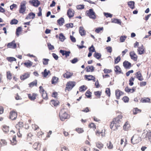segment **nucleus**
<instances>
[{"label":"nucleus","instance_id":"obj_56","mask_svg":"<svg viewBox=\"0 0 151 151\" xmlns=\"http://www.w3.org/2000/svg\"><path fill=\"white\" fill-rule=\"evenodd\" d=\"M59 38L60 41L63 42L65 38L62 33H60L59 35Z\"/></svg>","mask_w":151,"mask_h":151},{"label":"nucleus","instance_id":"obj_20","mask_svg":"<svg viewBox=\"0 0 151 151\" xmlns=\"http://www.w3.org/2000/svg\"><path fill=\"white\" fill-rule=\"evenodd\" d=\"M33 63L29 60H27L24 63H22V64H23L27 68H30L32 65Z\"/></svg>","mask_w":151,"mask_h":151},{"label":"nucleus","instance_id":"obj_52","mask_svg":"<svg viewBox=\"0 0 151 151\" xmlns=\"http://www.w3.org/2000/svg\"><path fill=\"white\" fill-rule=\"evenodd\" d=\"M96 146L98 148L101 149L103 148L104 145L101 142H98L96 144Z\"/></svg>","mask_w":151,"mask_h":151},{"label":"nucleus","instance_id":"obj_35","mask_svg":"<svg viewBox=\"0 0 151 151\" xmlns=\"http://www.w3.org/2000/svg\"><path fill=\"white\" fill-rule=\"evenodd\" d=\"M128 5L131 9L134 8V1H129L128 2Z\"/></svg>","mask_w":151,"mask_h":151},{"label":"nucleus","instance_id":"obj_28","mask_svg":"<svg viewBox=\"0 0 151 151\" xmlns=\"http://www.w3.org/2000/svg\"><path fill=\"white\" fill-rule=\"evenodd\" d=\"M35 14L33 12H30L29 13L28 15L26 17L25 19H34L35 17Z\"/></svg>","mask_w":151,"mask_h":151},{"label":"nucleus","instance_id":"obj_64","mask_svg":"<svg viewBox=\"0 0 151 151\" xmlns=\"http://www.w3.org/2000/svg\"><path fill=\"white\" fill-rule=\"evenodd\" d=\"M61 148V151H69L68 148L65 146H62Z\"/></svg>","mask_w":151,"mask_h":151},{"label":"nucleus","instance_id":"obj_42","mask_svg":"<svg viewBox=\"0 0 151 151\" xmlns=\"http://www.w3.org/2000/svg\"><path fill=\"white\" fill-rule=\"evenodd\" d=\"M50 72L49 70L47 71L46 69L44 70V72L42 73V74L44 77H46L48 75V73Z\"/></svg>","mask_w":151,"mask_h":151},{"label":"nucleus","instance_id":"obj_58","mask_svg":"<svg viewBox=\"0 0 151 151\" xmlns=\"http://www.w3.org/2000/svg\"><path fill=\"white\" fill-rule=\"evenodd\" d=\"M105 93L107 96L109 97L110 96L111 92L110 89L109 88H107L106 89Z\"/></svg>","mask_w":151,"mask_h":151},{"label":"nucleus","instance_id":"obj_6","mask_svg":"<svg viewBox=\"0 0 151 151\" xmlns=\"http://www.w3.org/2000/svg\"><path fill=\"white\" fill-rule=\"evenodd\" d=\"M86 13L90 18L93 19H95L96 18L95 13L93 9H90L89 10L86 11Z\"/></svg>","mask_w":151,"mask_h":151},{"label":"nucleus","instance_id":"obj_46","mask_svg":"<svg viewBox=\"0 0 151 151\" xmlns=\"http://www.w3.org/2000/svg\"><path fill=\"white\" fill-rule=\"evenodd\" d=\"M94 94L97 98H100L101 94V92L99 91H95L94 92Z\"/></svg>","mask_w":151,"mask_h":151},{"label":"nucleus","instance_id":"obj_44","mask_svg":"<svg viewBox=\"0 0 151 151\" xmlns=\"http://www.w3.org/2000/svg\"><path fill=\"white\" fill-rule=\"evenodd\" d=\"M101 53L97 52H95L93 54V56L98 60L101 58Z\"/></svg>","mask_w":151,"mask_h":151},{"label":"nucleus","instance_id":"obj_24","mask_svg":"<svg viewBox=\"0 0 151 151\" xmlns=\"http://www.w3.org/2000/svg\"><path fill=\"white\" fill-rule=\"evenodd\" d=\"M29 76L30 75L29 73H25L20 76V79L22 81H24L25 79L29 77Z\"/></svg>","mask_w":151,"mask_h":151},{"label":"nucleus","instance_id":"obj_54","mask_svg":"<svg viewBox=\"0 0 151 151\" xmlns=\"http://www.w3.org/2000/svg\"><path fill=\"white\" fill-rule=\"evenodd\" d=\"M41 94L42 97L44 99L47 100L48 99L47 93L46 92L43 93H41Z\"/></svg>","mask_w":151,"mask_h":151},{"label":"nucleus","instance_id":"obj_2","mask_svg":"<svg viewBox=\"0 0 151 151\" xmlns=\"http://www.w3.org/2000/svg\"><path fill=\"white\" fill-rule=\"evenodd\" d=\"M59 116L60 120L64 121L68 118L69 115L66 112L64 109H61L59 113Z\"/></svg>","mask_w":151,"mask_h":151},{"label":"nucleus","instance_id":"obj_16","mask_svg":"<svg viewBox=\"0 0 151 151\" xmlns=\"http://www.w3.org/2000/svg\"><path fill=\"white\" fill-rule=\"evenodd\" d=\"M124 94V93L119 89L115 91V95L117 99H119L121 96Z\"/></svg>","mask_w":151,"mask_h":151},{"label":"nucleus","instance_id":"obj_49","mask_svg":"<svg viewBox=\"0 0 151 151\" xmlns=\"http://www.w3.org/2000/svg\"><path fill=\"white\" fill-rule=\"evenodd\" d=\"M6 60L9 62H12L14 61H16V59L12 57H8L6 58Z\"/></svg>","mask_w":151,"mask_h":151},{"label":"nucleus","instance_id":"obj_19","mask_svg":"<svg viewBox=\"0 0 151 151\" xmlns=\"http://www.w3.org/2000/svg\"><path fill=\"white\" fill-rule=\"evenodd\" d=\"M73 75V73L70 71H67L63 74L64 78L67 79L70 78Z\"/></svg>","mask_w":151,"mask_h":151},{"label":"nucleus","instance_id":"obj_12","mask_svg":"<svg viewBox=\"0 0 151 151\" xmlns=\"http://www.w3.org/2000/svg\"><path fill=\"white\" fill-rule=\"evenodd\" d=\"M135 75L136 78L139 81H142L144 80L143 76L140 71H139L135 73Z\"/></svg>","mask_w":151,"mask_h":151},{"label":"nucleus","instance_id":"obj_1","mask_svg":"<svg viewBox=\"0 0 151 151\" xmlns=\"http://www.w3.org/2000/svg\"><path fill=\"white\" fill-rule=\"evenodd\" d=\"M123 117V115L121 113L112 119L109 125L110 128L111 130H116L120 127V124L122 123Z\"/></svg>","mask_w":151,"mask_h":151},{"label":"nucleus","instance_id":"obj_15","mask_svg":"<svg viewBox=\"0 0 151 151\" xmlns=\"http://www.w3.org/2000/svg\"><path fill=\"white\" fill-rule=\"evenodd\" d=\"M7 46L8 48L15 49L17 47V45L15 40H13L11 42L9 43Z\"/></svg>","mask_w":151,"mask_h":151},{"label":"nucleus","instance_id":"obj_10","mask_svg":"<svg viewBox=\"0 0 151 151\" xmlns=\"http://www.w3.org/2000/svg\"><path fill=\"white\" fill-rule=\"evenodd\" d=\"M129 55L131 58L134 61H137L138 56L134 51H132L129 52Z\"/></svg>","mask_w":151,"mask_h":151},{"label":"nucleus","instance_id":"obj_50","mask_svg":"<svg viewBox=\"0 0 151 151\" xmlns=\"http://www.w3.org/2000/svg\"><path fill=\"white\" fill-rule=\"evenodd\" d=\"M134 78L132 76L130 78L129 80V84L130 86H132L134 84L133 82L134 81Z\"/></svg>","mask_w":151,"mask_h":151},{"label":"nucleus","instance_id":"obj_51","mask_svg":"<svg viewBox=\"0 0 151 151\" xmlns=\"http://www.w3.org/2000/svg\"><path fill=\"white\" fill-rule=\"evenodd\" d=\"M26 9V7H20L19 10V12L20 13L24 14Z\"/></svg>","mask_w":151,"mask_h":151},{"label":"nucleus","instance_id":"obj_53","mask_svg":"<svg viewBox=\"0 0 151 151\" xmlns=\"http://www.w3.org/2000/svg\"><path fill=\"white\" fill-rule=\"evenodd\" d=\"M23 124V123L22 122H19L16 125V128L18 129H19L20 128L22 127Z\"/></svg>","mask_w":151,"mask_h":151},{"label":"nucleus","instance_id":"obj_13","mask_svg":"<svg viewBox=\"0 0 151 151\" xmlns=\"http://www.w3.org/2000/svg\"><path fill=\"white\" fill-rule=\"evenodd\" d=\"M137 52L139 55H142L145 52V49L142 45L141 46L138 47Z\"/></svg>","mask_w":151,"mask_h":151},{"label":"nucleus","instance_id":"obj_43","mask_svg":"<svg viewBox=\"0 0 151 151\" xmlns=\"http://www.w3.org/2000/svg\"><path fill=\"white\" fill-rule=\"evenodd\" d=\"M64 18L61 17L57 20V22L60 26H62L64 23Z\"/></svg>","mask_w":151,"mask_h":151},{"label":"nucleus","instance_id":"obj_11","mask_svg":"<svg viewBox=\"0 0 151 151\" xmlns=\"http://www.w3.org/2000/svg\"><path fill=\"white\" fill-rule=\"evenodd\" d=\"M29 3L33 6L36 7H38L40 4V1L38 0H31L29 1Z\"/></svg>","mask_w":151,"mask_h":151},{"label":"nucleus","instance_id":"obj_57","mask_svg":"<svg viewBox=\"0 0 151 151\" xmlns=\"http://www.w3.org/2000/svg\"><path fill=\"white\" fill-rule=\"evenodd\" d=\"M16 136H14L12 138V140L11 141L12 145H15L17 143V141L16 140Z\"/></svg>","mask_w":151,"mask_h":151},{"label":"nucleus","instance_id":"obj_4","mask_svg":"<svg viewBox=\"0 0 151 151\" xmlns=\"http://www.w3.org/2000/svg\"><path fill=\"white\" fill-rule=\"evenodd\" d=\"M76 82L73 81H69L68 82L66 85V87L65 90L69 91L71 90L72 88L75 86Z\"/></svg>","mask_w":151,"mask_h":151},{"label":"nucleus","instance_id":"obj_27","mask_svg":"<svg viewBox=\"0 0 151 151\" xmlns=\"http://www.w3.org/2000/svg\"><path fill=\"white\" fill-rule=\"evenodd\" d=\"M37 80H35L28 84L29 87L32 88L35 86H37Z\"/></svg>","mask_w":151,"mask_h":151},{"label":"nucleus","instance_id":"obj_61","mask_svg":"<svg viewBox=\"0 0 151 151\" xmlns=\"http://www.w3.org/2000/svg\"><path fill=\"white\" fill-rule=\"evenodd\" d=\"M18 22V21L15 19H12L11 21L10 24H17Z\"/></svg>","mask_w":151,"mask_h":151},{"label":"nucleus","instance_id":"obj_26","mask_svg":"<svg viewBox=\"0 0 151 151\" xmlns=\"http://www.w3.org/2000/svg\"><path fill=\"white\" fill-rule=\"evenodd\" d=\"M60 52L63 55H65L66 58H67L68 56H69V55L70 53V52L69 51H67L61 50H60Z\"/></svg>","mask_w":151,"mask_h":151},{"label":"nucleus","instance_id":"obj_3","mask_svg":"<svg viewBox=\"0 0 151 151\" xmlns=\"http://www.w3.org/2000/svg\"><path fill=\"white\" fill-rule=\"evenodd\" d=\"M141 141V137L137 134H134L131 139V143L134 145L138 143Z\"/></svg>","mask_w":151,"mask_h":151},{"label":"nucleus","instance_id":"obj_38","mask_svg":"<svg viewBox=\"0 0 151 151\" xmlns=\"http://www.w3.org/2000/svg\"><path fill=\"white\" fill-rule=\"evenodd\" d=\"M6 78L8 79L11 80L12 78V73L10 71H7L6 72Z\"/></svg>","mask_w":151,"mask_h":151},{"label":"nucleus","instance_id":"obj_37","mask_svg":"<svg viewBox=\"0 0 151 151\" xmlns=\"http://www.w3.org/2000/svg\"><path fill=\"white\" fill-rule=\"evenodd\" d=\"M59 79L58 78L55 76H54L52 77L51 80V83L52 84H55L58 81Z\"/></svg>","mask_w":151,"mask_h":151},{"label":"nucleus","instance_id":"obj_63","mask_svg":"<svg viewBox=\"0 0 151 151\" xmlns=\"http://www.w3.org/2000/svg\"><path fill=\"white\" fill-rule=\"evenodd\" d=\"M87 89V88L84 85L81 86L80 87L79 91H84Z\"/></svg>","mask_w":151,"mask_h":151},{"label":"nucleus","instance_id":"obj_5","mask_svg":"<svg viewBox=\"0 0 151 151\" xmlns=\"http://www.w3.org/2000/svg\"><path fill=\"white\" fill-rule=\"evenodd\" d=\"M17 116V112L14 110L11 111L9 113V118L12 120L16 119Z\"/></svg>","mask_w":151,"mask_h":151},{"label":"nucleus","instance_id":"obj_31","mask_svg":"<svg viewBox=\"0 0 151 151\" xmlns=\"http://www.w3.org/2000/svg\"><path fill=\"white\" fill-rule=\"evenodd\" d=\"M86 71L87 72H92L94 70V68L93 66H88L86 68Z\"/></svg>","mask_w":151,"mask_h":151},{"label":"nucleus","instance_id":"obj_14","mask_svg":"<svg viewBox=\"0 0 151 151\" xmlns=\"http://www.w3.org/2000/svg\"><path fill=\"white\" fill-rule=\"evenodd\" d=\"M84 78L85 80L88 81L92 80L93 82H95L96 81L95 77L91 75H85L84 76Z\"/></svg>","mask_w":151,"mask_h":151},{"label":"nucleus","instance_id":"obj_25","mask_svg":"<svg viewBox=\"0 0 151 151\" xmlns=\"http://www.w3.org/2000/svg\"><path fill=\"white\" fill-rule=\"evenodd\" d=\"M50 104L51 105H53L54 106H57L59 104L60 102L57 100L53 99L51 100Z\"/></svg>","mask_w":151,"mask_h":151},{"label":"nucleus","instance_id":"obj_30","mask_svg":"<svg viewBox=\"0 0 151 151\" xmlns=\"http://www.w3.org/2000/svg\"><path fill=\"white\" fill-rule=\"evenodd\" d=\"M140 101L142 103H150V100L149 98L144 97L141 99Z\"/></svg>","mask_w":151,"mask_h":151},{"label":"nucleus","instance_id":"obj_29","mask_svg":"<svg viewBox=\"0 0 151 151\" xmlns=\"http://www.w3.org/2000/svg\"><path fill=\"white\" fill-rule=\"evenodd\" d=\"M41 147V145L39 142H35L33 145V147L35 150H39Z\"/></svg>","mask_w":151,"mask_h":151},{"label":"nucleus","instance_id":"obj_47","mask_svg":"<svg viewBox=\"0 0 151 151\" xmlns=\"http://www.w3.org/2000/svg\"><path fill=\"white\" fill-rule=\"evenodd\" d=\"M88 127L95 130L96 129V127L95 124L93 123H91L88 125Z\"/></svg>","mask_w":151,"mask_h":151},{"label":"nucleus","instance_id":"obj_45","mask_svg":"<svg viewBox=\"0 0 151 151\" xmlns=\"http://www.w3.org/2000/svg\"><path fill=\"white\" fill-rule=\"evenodd\" d=\"M9 127L6 126H3L2 128L3 131L6 133H7L9 132Z\"/></svg>","mask_w":151,"mask_h":151},{"label":"nucleus","instance_id":"obj_7","mask_svg":"<svg viewBox=\"0 0 151 151\" xmlns=\"http://www.w3.org/2000/svg\"><path fill=\"white\" fill-rule=\"evenodd\" d=\"M29 99L31 101H34L36 99L39 98V95L35 93L28 94Z\"/></svg>","mask_w":151,"mask_h":151},{"label":"nucleus","instance_id":"obj_40","mask_svg":"<svg viewBox=\"0 0 151 151\" xmlns=\"http://www.w3.org/2000/svg\"><path fill=\"white\" fill-rule=\"evenodd\" d=\"M81 151H90V148L89 147L87 146H85L81 149Z\"/></svg>","mask_w":151,"mask_h":151},{"label":"nucleus","instance_id":"obj_23","mask_svg":"<svg viewBox=\"0 0 151 151\" xmlns=\"http://www.w3.org/2000/svg\"><path fill=\"white\" fill-rule=\"evenodd\" d=\"M114 71L116 74H123L122 70L119 65H116L114 67Z\"/></svg>","mask_w":151,"mask_h":151},{"label":"nucleus","instance_id":"obj_36","mask_svg":"<svg viewBox=\"0 0 151 151\" xmlns=\"http://www.w3.org/2000/svg\"><path fill=\"white\" fill-rule=\"evenodd\" d=\"M124 143V147L126 146V145L127 144V140L126 138H124L121 139L120 141V144L121 145H122Z\"/></svg>","mask_w":151,"mask_h":151},{"label":"nucleus","instance_id":"obj_48","mask_svg":"<svg viewBox=\"0 0 151 151\" xmlns=\"http://www.w3.org/2000/svg\"><path fill=\"white\" fill-rule=\"evenodd\" d=\"M75 130L79 134L82 133L84 132V130L83 128H77Z\"/></svg>","mask_w":151,"mask_h":151},{"label":"nucleus","instance_id":"obj_8","mask_svg":"<svg viewBox=\"0 0 151 151\" xmlns=\"http://www.w3.org/2000/svg\"><path fill=\"white\" fill-rule=\"evenodd\" d=\"M32 127L33 130L35 131H37L38 130H40V131L38 132L37 133V134L38 136H39L43 134L42 132L41 131V129H40L39 127L37 125L35 124H32Z\"/></svg>","mask_w":151,"mask_h":151},{"label":"nucleus","instance_id":"obj_33","mask_svg":"<svg viewBox=\"0 0 151 151\" xmlns=\"http://www.w3.org/2000/svg\"><path fill=\"white\" fill-rule=\"evenodd\" d=\"M141 110L137 108H135L132 110L133 114L136 115L141 112Z\"/></svg>","mask_w":151,"mask_h":151},{"label":"nucleus","instance_id":"obj_60","mask_svg":"<svg viewBox=\"0 0 151 151\" xmlns=\"http://www.w3.org/2000/svg\"><path fill=\"white\" fill-rule=\"evenodd\" d=\"M122 100L124 102L127 103L129 101V99L128 97L124 96L122 98Z\"/></svg>","mask_w":151,"mask_h":151},{"label":"nucleus","instance_id":"obj_18","mask_svg":"<svg viewBox=\"0 0 151 151\" xmlns=\"http://www.w3.org/2000/svg\"><path fill=\"white\" fill-rule=\"evenodd\" d=\"M74 11L72 9H68L67 12V14L70 19L74 16Z\"/></svg>","mask_w":151,"mask_h":151},{"label":"nucleus","instance_id":"obj_22","mask_svg":"<svg viewBox=\"0 0 151 151\" xmlns=\"http://www.w3.org/2000/svg\"><path fill=\"white\" fill-rule=\"evenodd\" d=\"M135 90L136 89L134 87H133L131 89L128 86L126 87L124 89L125 91L128 93H133L135 91Z\"/></svg>","mask_w":151,"mask_h":151},{"label":"nucleus","instance_id":"obj_9","mask_svg":"<svg viewBox=\"0 0 151 151\" xmlns=\"http://www.w3.org/2000/svg\"><path fill=\"white\" fill-rule=\"evenodd\" d=\"M142 138H147L151 143V131H149L147 133L144 132L142 134Z\"/></svg>","mask_w":151,"mask_h":151},{"label":"nucleus","instance_id":"obj_55","mask_svg":"<svg viewBox=\"0 0 151 151\" xmlns=\"http://www.w3.org/2000/svg\"><path fill=\"white\" fill-rule=\"evenodd\" d=\"M7 142L4 139H1V140L0 142V144L1 145V146L6 145H7Z\"/></svg>","mask_w":151,"mask_h":151},{"label":"nucleus","instance_id":"obj_62","mask_svg":"<svg viewBox=\"0 0 151 151\" xmlns=\"http://www.w3.org/2000/svg\"><path fill=\"white\" fill-rule=\"evenodd\" d=\"M49 60L47 59L43 58V63L45 65H47L48 64Z\"/></svg>","mask_w":151,"mask_h":151},{"label":"nucleus","instance_id":"obj_32","mask_svg":"<svg viewBox=\"0 0 151 151\" xmlns=\"http://www.w3.org/2000/svg\"><path fill=\"white\" fill-rule=\"evenodd\" d=\"M79 32L80 34L82 36H84L86 34V32L83 27H80Z\"/></svg>","mask_w":151,"mask_h":151},{"label":"nucleus","instance_id":"obj_41","mask_svg":"<svg viewBox=\"0 0 151 151\" xmlns=\"http://www.w3.org/2000/svg\"><path fill=\"white\" fill-rule=\"evenodd\" d=\"M22 30L21 27H18L16 29V34L17 37H19Z\"/></svg>","mask_w":151,"mask_h":151},{"label":"nucleus","instance_id":"obj_39","mask_svg":"<svg viewBox=\"0 0 151 151\" xmlns=\"http://www.w3.org/2000/svg\"><path fill=\"white\" fill-rule=\"evenodd\" d=\"M106 146L109 149H111L113 148V145L110 141L108 142L106 144Z\"/></svg>","mask_w":151,"mask_h":151},{"label":"nucleus","instance_id":"obj_34","mask_svg":"<svg viewBox=\"0 0 151 151\" xmlns=\"http://www.w3.org/2000/svg\"><path fill=\"white\" fill-rule=\"evenodd\" d=\"M33 135L31 132L28 133L27 134V139L28 141H31L34 139Z\"/></svg>","mask_w":151,"mask_h":151},{"label":"nucleus","instance_id":"obj_21","mask_svg":"<svg viewBox=\"0 0 151 151\" xmlns=\"http://www.w3.org/2000/svg\"><path fill=\"white\" fill-rule=\"evenodd\" d=\"M130 125L129 122H126L123 126V129L124 131H128L130 128Z\"/></svg>","mask_w":151,"mask_h":151},{"label":"nucleus","instance_id":"obj_17","mask_svg":"<svg viewBox=\"0 0 151 151\" xmlns=\"http://www.w3.org/2000/svg\"><path fill=\"white\" fill-rule=\"evenodd\" d=\"M123 65L124 68L126 69H129L132 66L131 63L126 60L123 62Z\"/></svg>","mask_w":151,"mask_h":151},{"label":"nucleus","instance_id":"obj_59","mask_svg":"<svg viewBox=\"0 0 151 151\" xmlns=\"http://www.w3.org/2000/svg\"><path fill=\"white\" fill-rule=\"evenodd\" d=\"M104 30V28L103 27H99L96 29L95 32L97 33H99L101 31H103Z\"/></svg>","mask_w":151,"mask_h":151}]
</instances>
